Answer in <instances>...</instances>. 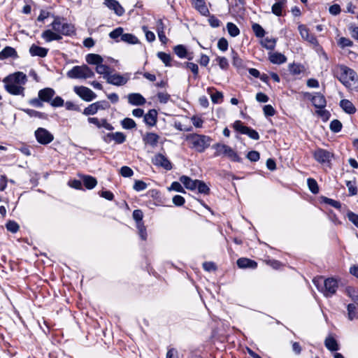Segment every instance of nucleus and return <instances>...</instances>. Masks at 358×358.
<instances>
[{"instance_id": "f257e3e1", "label": "nucleus", "mask_w": 358, "mask_h": 358, "mask_svg": "<svg viewBox=\"0 0 358 358\" xmlns=\"http://www.w3.org/2000/svg\"><path fill=\"white\" fill-rule=\"evenodd\" d=\"M51 29L44 31L41 37L48 43L52 41H60L62 36H71L75 32V27L72 24L64 22V19L54 17V20L50 24Z\"/></svg>"}, {"instance_id": "f03ea898", "label": "nucleus", "mask_w": 358, "mask_h": 358, "mask_svg": "<svg viewBox=\"0 0 358 358\" xmlns=\"http://www.w3.org/2000/svg\"><path fill=\"white\" fill-rule=\"evenodd\" d=\"M338 80L350 90H358V78L356 72L346 66L338 67Z\"/></svg>"}, {"instance_id": "7ed1b4c3", "label": "nucleus", "mask_w": 358, "mask_h": 358, "mask_svg": "<svg viewBox=\"0 0 358 358\" xmlns=\"http://www.w3.org/2000/svg\"><path fill=\"white\" fill-rule=\"evenodd\" d=\"M187 141L190 144V148L199 152H203L210 146L211 138L205 135L192 134L187 136Z\"/></svg>"}, {"instance_id": "20e7f679", "label": "nucleus", "mask_w": 358, "mask_h": 358, "mask_svg": "<svg viewBox=\"0 0 358 358\" xmlns=\"http://www.w3.org/2000/svg\"><path fill=\"white\" fill-rule=\"evenodd\" d=\"M71 79H87L94 77V72L86 64L75 66L66 73Z\"/></svg>"}, {"instance_id": "39448f33", "label": "nucleus", "mask_w": 358, "mask_h": 358, "mask_svg": "<svg viewBox=\"0 0 358 358\" xmlns=\"http://www.w3.org/2000/svg\"><path fill=\"white\" fill-rule=\"evenodd\" d=\"M215 150L214 157L225 156L234 162H240L241 158L231 147L222 143H216L213 145Z\"/></svg>"}, {"instance_id": "423d86ee", "label": "nucleus", "mask_w": 358, "mask_h": 358, "mask_svg": "<svg viewBox=\"0 0 358 358\" xmlns=\"http://www.w3.org/2000/svg\"><path fill=\"white\" fill-rule=\"evenodd\" d=\"M338 287L337 280L329 278L324 280V287L322 288L321 292L326 297H331L336 294Z\"/></svg>"}, {"instance_id": "0eeeda50", "label": "nucleus", "mask_w": 358, "mask_h": 358, "mask_svg": "<svg viewBox=\"0 0 358 358\" xmlns=\"http://www.w3.org/2000/svg\"><path fill=\"white\" fill-rule=\"evenodd\" d=\"M130 78L129 73L120 75L119 73L110 74V76H105V79L108 84L122 86L125 85Z\"/></svg>"}, {"instance_id": "6e6552de", "label": "nucleus", "mask_w": 358, "mask_h": 358, "mask_svg": "<svg viewBox=\"0 0 358 358\" xmlns=\"http://www.w3.org/2000/svg\"><path fill=\"white\" fill-rule=\"evenodd\" d=\"M74 92L85 101H91L96 97V94L90 88L84 86H75Z\"/></svg>"}, {"instance_id": "1a4fd4ad", "label": "nucleus", "mask_w": 358, "mask_h": 358, "mask_svg": "<svg viewBox=\"0 0 358 358\" xmlns=\"http://www.w3.org/2000/svg\"><path fill=\"white\" fill-rule=\"evenodd\" d=\"M35 136L37 141L42 145H47L54 139V136L50 132L41 127L36 130Z\"/></svg>"}, {"instance_id": "9d476101", "label": "nucleus", "mask_w": 358, "mask_h": 358, "mask_svg": "<svg viewBox=\"0 0 358 358\" xmlns=\"http://www.w3.org/2000/svg\"><path fill=\"white\" fill-rule=\"evenodd\" d=\"M3 82L5 84L6 90L10 94L13 95H22L24 96V87L20 85V84L15 83L10 81H6L3 80Z\"/></svg>"}, {"instance_id": "9b49d317", "label": "nucleus", "mask_w": 358, "mask_h": 358, "mask_svg": "<svg viewBox=\"0 0 358 358\" xmlns=\"http://www.w3.org/2000/svg\"><path fill=\"white\" fill-rule=\"evenodd\" d=\"M332 157V153L322 148L317 149L314 152L315 160L322 164L329 162Z\"/></svg>"}, {"instance_id": "f8f14e48", "label": "nucleus", "mask_w": 358, "mask_h": 358, "mask_svg": "<svg viewBox=\"0 0 358 358\" xmlns=\"http://www.w3.org/2000/svg\"><path fill=\"white\" fill-rule=\"evenodd\" d=\"M152 163L157 166H161L166 170H171L172 165L170 161L162 154L156 155L152 160Z\"/></svg>"}, {"instance_id": "ddd939ff", "label": "nucleus", "mask_w": 358, "mask_h": 358, "mask_svg": "<svg viewBox=\"0 0 358 358\" xmlns=\"http://www.w3.org/2000/svg\"><path fill=\"white\" fill-rule=\"evenodd\" d=\"M3 80L13 82L15 83L20 84L21 86H23L27 82V77L23 72L18 71L8 76Z\"/></svg>"}, {"instance_id": "4468645a", "label": "nucleus", "mask_w": 358, "mask_h": 358, "mask_svg": "<svg viewBox=\"0 0 358 358\" xmlns=\"http://www.w3.org/2000/svg\"><path fill=\"white\" fill-rule=\"evenodd\" d=\"M128 102L133 106H143L145 103V99L139 93H131L127 96Z\"/></svg>"}, {"instance_id": "2eb2a0df", "label": "nucleus", "mask_w": 358, "mask_h": 358, "mask_svg": "<svg viewBox=\"0 0 358 358\" xmlns=\"http://www.w3.org/2000/svg\"><path fill=\"white\" fill-rule=\"evenodd\" d=\"M55 92L53 89L46 87L39 90L38 96L43 101V102L50 103L53 98Z\"/></svg>"}, {"instance_id": "dca6fc26", "label": "nucleus", "mask_w": 358, "mask_h": 358, "mask_svg": "<svg viewBox=\"0 0 358 358\" xmlns=\"http://www.w3.org/2000/svg\"><path fill=\"white\" fill-rule=\"evenodd\" d=\"M299 31L301 37L303 39L306 40L313 45L317 44V40L316 39V38L313 34H309L308 29L304 25H299Z\"/></svg>"}, {"instance_id": "f3484780", "label": "nucleus", "mask_w": 358, "mask_h": 358, "mask_svg": "<svg viewBox=\"0 0 358 358\" xmlns=\"http://www.w3.org/2000/svg\"><path fill=\"white\" fill-rule=\"evenodd\" d=\"M115 141L116 143H123L126 140V136L122 132L109 133L104 137V141L109 143Z\"/></svg>"}, {"instance_id": "a211bd4d", "label": "nucleus", "mask_w": 358, "mask_h": 358, "mask_svg": "<svg viewBox=\"0 0 358 358\" xmlns=\"http://www.w3.org/2000/svg\"><path fill=\"white\" fill-rule=\"evenodd\" d=\"M159 140V136L153 132L146 133L143 137V141L145 144L149 145L152 147H156Z\"/></svg>"}, {"instance_id": "6ab92c4d", "label": "nucleus", "mask_w": 358, "mask_h": 358, "mask_svg": "<svg viewBox=\"0 0 358 358\" xmlns=\"http://www.w3.org/2000/svg\"><path fill=\"white\" fill-rule=\"evenodd\" d=\"M157 120V112L155 109H151L144 115V122L149 126H155Z\"/></svg>"}, {"instance_id": "aec40b11", "label": "nucleus", "mask_w": 358, "mask_h": 358, "mask_svg": "<svg viewBox=\"0 0 358 358\" xmlns=\"http://www.w3.org/2000/svg\"><path fill=\"white\" fill-rule=\"evenodd\" d=\"M48 50L47 48L38 46L35 44L31 45L29 48V53L31 56H38L40 57H45L48 54Z\"/></svg>"}, {"instance_id": "412c9836", "label": "nucleus", "mask_w": 358, "mask_h": 358, "mask_svg": "<svg viewBox=\"0 0 358 358\" xmlns=\"http://www.w3.org/2000/svg\"><path fill=\"white\" fill-rule=\"evenodd\" d=\"M198 180H192L187 176H182L180 178V182L184 185L185 188L190 190L196 189Z\"/></svg>"}, {"instance_id": "4be33fe9", "label": "nucleus", "mask_w": 358, "mask_h": 358, "mask_svg": "<svg viewBox=\"0 0 358 358\" xmlns=\"http://www.w3.org/2000/svg\"><path fill=\"white\" fill-rule=\"evenodd\" d=\"M106 5L110 10H114L115 13L118 16H122L124 13V9L116 0H110L108 3H106Z\"/></svg>"}, {"instance_id": "5701e85b", "label": "nucleus", "mask_w": 358, "mask_h": 358, "mask_svg": "<svg viewBox=\"0 0 358 358\" xmlns=\"http://www.w3.org/2000/svg\"><path fill=\"white\" fill-rule=\"evenodd\" d=\"M312 103L315 107L322 109L326 106V99L320 93H316L311 99Z\"/></svg>"}, {"instance_id": "b1692460", "label": "nucleus", "mask_w": 358, "mask_h": 358, "mask_svg": "<svg viewBox=\"0 0 358 358\" xmlns=\"http://www.w3.org/2000/svg\"><path fill=\"white\" fill-rule=\"evenodd\" d=\"M237 265L239 268H255L257 266V264L256 262L248 259V258H240L237 260Z\"/></svg>"}, {"instance_id": "393cba45", "label": "nucleus", "mask_w": 358, "mask_h": 358, "mask_svg": "<svg viewBox=\"0 0 358 358\" xmlns=\"http://www.w3.org/2000/svg\"><path fill=\"white\" fill-rule=\"evenodd\" d=\"M17 53L16 50L10 46H7L0 52V59L3 60L8 57L17 58Z\"/></svg>"}, {"instance_id": "a878e982", "label": "nucleus", "mask_w": 358, "mask_h": 358, "mask_svg": "<svg viewBox=\"0 0 358 358\" xmlns=\"http://www.w3.org/2000/svg\"><path fill=\"white\" fill-rule=\"evenodd\" d=\"M269 60L273 64H281L287 61V58L281 53L273 52L269 54Z\"/></svg>"}, {"instance_id": "bb28decb", "label": "nucleus", "mask_w": 358, "mask_h": 358, "mask_svg": "<svg viewBox=\"0 0 358 358\" xmlns=\"http://www.w3.org/2000/svg\"><path fill=\"white\" fill-rule=\"evenodd\" d=\"M340 106L348 114H353L356 112V108L352 103L348 99H342L340 101Z\"/></svg>"}, {"instance_id": "cd10ccee", "label": "nucleus", "mask_w": 358, "mask_h": 358, "mask_svg": "<svg viewBox=\"0 0 358 358\" xmlns=\"http://www.w3.org/2000/svg\"><path fill=\"white\" fill-rule=\"evenodd\" d=\"M81 178L83 180V184L88 189H93L97 184L96 179L92 176H83Z\"/></svg>"}, {"instance_id": "c85d7f7f", "label": "nucleus", "mask_w": 358, "mask_h": 358, "mask_svg": "<svg viewBox=\"0 0 358 358\" xmlns=\"http://www.w3.org/2000/svg\"><path fill=\"white\" fill-rule=\"evenodd\" d=\"M345 293L351 299L355 305L358 306V289L353 287H347Z\"/></svg>"}, {"instance_id": "c756f323", "label": "nucleus", "mask_w": 358, "mask_h": 358, "mask_svg": "<svg viewBox=\"0 0 358 358\" xmlns=\"http://www.w3.org/2000/svg\"><path fill=\"white\" fill-rule=\"evenodd\" d=\"M85 59H86V62L89 64H92V65H96V66L99 65L100 63H102L103 61L101 56H100L99 55L93 54V53L87 55Z\"/></svg>"}, {"instance_id": "7c9ffc66", "label": "nucleus", "mask_w": 358, "mask_h": 358, "mask_svg": "<svg viewBox=\"0 0 358 358\" xmlns=\"http://www.w3.org/2000/svg\"><path fill=\"white\" fill-rule=\"evenodd\" d=\"M356 306L355 303H349L347 306L348 318L350 321L358 319V311Z\"/></svg>"}, {"instance_id": "2f4dec72", "label": "nucleus", "mask_w": 358, "mask_h": 358, "mask_svg": "<svg viewBox=\"0 0 358 358\" xmlns=\"http://www.w3.org/2000/svg\"><path fill=\"white\" fill-rule=\"evenodd\" d=\"M194 3L195 8L199 11V13L203 15H207L209 13V10L206 6L205 1L203 0H195L193 1Z\"/></svg>"}, {"instance_id": "473e14b6", "label": "nucleus", "mask_w": 358, "mask_h": 358, "mask_svg": "<svg viewBox=\"0 0 358 358\" xmlns=\"http://www.w3.org/2000/svg\"><path fill=\"white\" fill-rule=\"evenodd\" d=\"M324 345L330 351H337L338 350V343L333 337H327L324 341Z\"/></svg>"}, {"instance_id": "72a5a7b5", "label": "nucleus", "mask_w": 358, "mask_h": 358, "mask_svg": "<svg viewBox=\"0 0 358 358\" xmlns=\"http://www.w3.org/2000/svg\"><path fill=\"white\" fill-rule=\"evenodd\" d=\"M96 71L97 73L103 75L104 79L105 76H110V67L107 65L103 64L102 63H100L96 66Z\"/></svg>"}, {"instance_id": "f704fd0d", "label": "nucleus", "mask_w": 358, "mask_h": 358, "mask_svg": "<svg viewBox=\"0 0 358 358\" xmlns=\"http://www.w3.org/2000/svg\"><path fill=\"white\" fill-rule=\"evenodd\" d=\"M120 41L127 43L129 44H137L138 43V39L134 35L131 34H123Z\"/></svg>"}, {"instance_id": "c9c22d12", "label": "nucleus", "mask_w": 358, "mask_h": 358, "mask_svg": "<svg viewBox=\"0 0 358 358\" xmlns=\"http://www.w3.org/2000/svg\"><path fill=\"white\" fill-rule=\"evenodd\" d=\"M227 29L229 32V34L232 37H236L240 34L239 29L233 22H228L227 24Z\"/></svg>"}, {"instance_id": "e433bc0d", "label": "nucleus", "mask_w": 358, "mask_h": 358, "mask_svg": "<svg viewBox=\"0 0 358 358\" xmlns=\"http://www.w3.org/2000/svg\"><path fill=\"white\" fill-rule=\"evenodd\" d=\"M173 51L180 58L187 57V50L183 45H178L174 47Z\"/></svg>"}, {"instance_id": "4c0bfd02", "label": "nucleus", "mask_w": 358, "mask_h": 358, "mask_svg": "<svg viewBox=\"0 0 358 358\" xmlns=\"http://www.w3.org/2000/svg\"><path fill=\"white\" fill-rule=\"evenodd\" d=\"M284 1H285V0H282V1L276 2V3H275L272 6V8L271 9H272V13L273 14H275L277 16L282 15V7H283V5H284Z\"/></svg>"}, {"instance_id": "58836bf2", "label": "nucleus", "mask_w": 358, "mask_h": 358, "mask_svg": "<svg viewBox=\"0 0 358 358\" xmlns=\"http://www.w3.org/2000/svg\"><path fill=\"white\" fill-rule=\"evenodd\" d=\"M122 127L125 129H131L136 127V124L131 118L126 117L121 122Z\"/></svg>"}, {"instance_id": "ea45409f", "label": "nucleus", "mask_w": 358, "mask_h": 358, "mask_svg": "<svg viewBox=\"0 0 358 358\" xmlns=\"http://www.w3.org/2000/svg\"><path fill=\"white\" fill-rule=\"evenodd\" d=\"M124 29L122 27H117L109 33L110 38L115 40L117 42L119 41L118 38H122L123 35Z\"/></svg>"}, {"instance_id": "a19ab883", "label": "nucleus", "mask_w": 358, "mask_h": 358, "mask_svg": "<svg viewBox=\"0 0 358 358\" xmlns=\"http://www.w3.org/2000/svg\"><path fill=\"white\" fill-rule=\"evenodd\" d=\"M252 29L257 37L262 38L264 36L265 31L260 24L254 23L252 26Z\"/></svg>"}, {"instance_id": "79ce46f5", "label": "nucleus", "mask_w": 358, "mask_h": 358, "mask_svg": "<svg viewBox=\"0 0 358 358\" xmlns=\"http://www.w3.org/2000/svg\"><path fill=\"white\" fill-rule=\"evenodd\" d=\"M196 188L199 193L204 194H208L210 193V188L203 181L199 180Z\"/></svg>"}, {"instance_id": "37998d69", "label": "nucleus", "mask_w": 358, "mask_h": 358, "mask_svg": "<svg viewBox=\"0 0 358 358\" xmlns=\"http://www.w3.org/2000/svg\"><path fill=\"white\" fill-rule=\"evenodd\" d=\"M308 185L310 192L313 194H317L319 192V187L316 180L313 178H308L307 180Z\"/></svg>"}, {"instance_id": "c03bdc74", "label": "nucleus", "mask_w": 358, "mask_h": 358, "mask_svg": "<svg viewBox=\"0 0 358 358\" xmlns=\"http://www.w3.org/2000/svg\"><path fill=\"white\" fill-rule=\"evenodd\" d=\"M157 57L163 62L166 66H171V55L163 52H159Z\"/></svg>"}, {"instance_id": "a18cd8bd", "label": "nucleus", "mask_w": 358, "mask_h": 358, "mask_svg": "<svg viewBox=\"0 0 358 358\" xmlns=\"http://www.w3.org/2000/svg\"><path fill=\"white\" fill-rule=\"evenodd\" d=\"M97 110H96V106L95 105L94 103L89 105L87 107H86L83 113L85 115H94L97 113Z\"/></svg>"}, {"instance_id": "49530a36", "label": "nucleus", "mask_w": 358, "mask_h": 358, "mask_svg": "<svg viewBox=\"0 0 358 358\" xmlns=\"http://www.w3.org/2000/svg\"><path fill=\"white\" fill-rule=\"evenodd\" d=\"M276 41L273 38H266L262 43L267 50H273L275 46Z\"/></svg>"}, {"instance_id": "de8ad7c7", "label": "nucleus", "mask_w": 358, "mask_h": 358, "mask_svg": "<svg viewBox=\"0 0 358 358\" xmlns=\"http://www.w3.org/2000/svg\"><path fill=\"white\" fill-rule=\"evenodd\" d=\"M342 129V124L338 120H334L330 123V129L334 132H338Z\"/></svg>"}, {"instance_id": "09e8293b", "label": "nucleus", "mask_w": 358, "mask_h": 358, "mask_svg": "<svg viewBox=\"0 0 358 358\" xmlns=\"http://www.w3.org/2000/svg\"><path fill=\"white\" fill-rule=\"evenodd\" d=\"M6 229L12 233H16L19 230V225L15 221L10 220L6 224Z\"/></svg>"}, {"instance_id": "8fccbe9b", "label": "nucleus", "mask_w": 358, "mask_h": 358, "mask_svg": "<svg viewBox=\"0 0 358 358\" xmlns=\"http://www.w3.org/2000/svg\"><path fill=\"white\" fill-rule=\"evenodd\" d=\"M338 43L342 48H344L345 47H351L353 44L351 40L345 37L340 38Z\"/></svg>"}, {"instance_id": "3c124183", "label": "nucleus", "mask_w": 358, "mask_h": 358, "mask_svg": "<svg viewBox=\"0 0 358 358\" xmlns=\"http://www.w3.org/2000/svg\"><path fill=\"white\" fill-rule=\"evenodd\" d=\"M234 128L241 134H244L245 131H246L248 127L244 126L241 121L236 120L234 124Z\"/></svg>"}, {"instance_id": "603ef678", "label": "nucleus", "mask_w": 358, "mask_h": 358, "mask_svg": "<svg viewBox=\"0 0 358 358\" xmlns=\"http://www.w3.org/2000/svg\"><path fill=\"white\" fill-rule=\"evenodd\" d=\"M244 134L248 135L250 138H251L253 140H259V135L255 130L248 127L246 131H245Z\"/></svg>"}, {"instance_id": "864d4df0", "label": "nucleus", "mask_w": 358, "mask_h": 358, "mask_svg": "<svg viewBox=\"0 0 358 358\" xmlns=\"http://www.w3.org/2000/svg\"><path fill=\"white\" fill-rule=\"evenodd\" d=\"M97 111L100 110H106L110 108V104L107 101L103 100V101H99L96 102H94Z\"/></svg>"}, {"instance_id": "5fc2aeb1", "label": "nucleus", "mask_w": 358, "mask_h": 358, "mask_svg": "<svg viewBox=\"0 0 358 358\" xmlns=\"http://www.w3.org/2000/svg\"><path fill=\"white\" fill-rule=\"evenodd\" d=\"M228 41L226 38H221L219 39L218 42H217V48L221 50V51H226L227 49H228Z\"/></svg>"}, {"instance_id": "6e6d98bb", "label": "nucleus", "mask_w": 358, "mask_h": 358, "mask_svg": "<svg viewBox=\"0 0 358 358\" xmlns=\"http://www.w3.org/2000/svg\"><path fill=\"white\" fill-rule=\"evenodd\" d=\"M211 100L214 103H218L222 101L223 94L222 92L216 91L215 93L210 94Z\"/></svg>"}, {"instance_id": "4d7b16f0", "label": "nucleus", "mask_w": 358, "mask_h": 358, "mask_svg": "<svg viewBox=\"0 0 358 358\" xmlns=\"http://www.w3.org/2000/svg\"><path fill=\"white\" fill-rule=\"evenodd\" d=\"M120 174L123 177H127V178L131 177L133 176L134 171H132V169L130 167L124 166L121 168Z\"/></svg>"}, {"instance_id": "13d9d810", "label": "nucleus", "mask_w": 358, "mask_h": 358, "mask_svg": "<svg viewBox=\"0 0 358 358\" xmlns=\"http://www.w3.org/2000/svg\"><path fill=\"white\" fill-rule=\"evenodd\" d=\"M132 216L134 220L137 222V224L143 223L142 219L143 217V214L141 210H134Z\"/></svg>"}, {"instance_id": "bf43d9fd", "label": "nucleus", "mask_w": 358, "mask_h": 358, "mask_svg": "<svg viewBox=\"0 0 358 358\" xmlns=\"http://www.w3.org/2000/svg\"><path fill=\"white\" fill-rule=\"evenodd\" d=\"M233 64L236 67H240L243 65L242 59L238 57V55L235 51H232Z\"/></svg>"}, {"instance_id": "052dcab7", "label": "nucleus", "mask_w": 358, "mask_h": 358, "mask_svg": "<svg viewBox=\"0 0 358 358\" xmlns=\"http://www.w3.org/2000/svg\"><path fill=\"white\" fill-rule=\"evenodd\" d=\"M146 187L147 184L142 180H136L134 185V189L138 192L144 190Z\"/></svg>"}, {"instance_id": "680f3d73", "label": "nucleus", "mask_w": 358, "mask_h": 358, "mask_svg": "<svg viewBox=\"0 0 358 358\" xmlns=\"http://www.w3.org/2000/svg\"><path fill=\"white\" fill-rule=\"evenodd\" d=\"M346 186L350 195H355L357 194V189L355 182L347 181Z\"/></svg>"}, {"instance_id": "e2e57ef3", "label": "nucleus", "mask_w": 358, "mask_h": 358, "mask_svg": "<svg viewBox=\"0 0 358 358\" xmlns=\"http://www.w3.org/2000/svg\"><path fill=\"white\" fill-rule=\"evenodd\" d=\"M260 155L257 151H250L247 155V158L251 162H257L259 159Z\"/></svg>"}, {"instance_id": "0e129e2a", "label": "nucleus", "mask_w": 358, "mask_h": 358, "mask_svg": "<svg viewBox=\"0 0 358 358\" xmlns=\"http://www.w3.org/2000/svg\"><path fill=\"white\" fill-rule=\"evenodd\" d=\"M264 114L265 116H273L275 115V109L271 105H266L263 108Z\"/></svg>"}, {"instance_id": "69168bd1", "label": "nucleus", "mask_w": 358, "mask_h": 358, "mask_svg": "<svg viewBox=\"0 0 358 358\" xmlns=\"http://www.w3.org/2000/svg\"><path fill=\"white\" fill-rule=\"evenodd\" d=\"M216 61L217 62L218 65L222 69H226L229 66L227 58L224 57H217L216 58Z\"/></svg>"}, {"instance_id": "338daca9", "label": "nucleus", "mask_w": 358, "mask_h": 358, "mask_svg": "<svg viewBox=\"0 0 358 358\" xmlns=\"http://www.w3.org/2000/svg\"><path fill=\"white\" fill-rule=\"evenodd\" d=\"M137 228L138 229V234L143 240H146L147 234L146 229L143 223L137 224Z\"/></svg>"}, {"instance_id": "774afa93", "label": "nucleus", "mask_w": 358, "mask_h": 358, "mask_svg": "<svg viewBox=\"0 0 358 358\" xmlns=\"http://www.w3.org/2000/svg\"><path fill=\"white\" fill-rule=\"evenodd\" d=\"M347 217L358 228V215L350 211L347 213Z\"/></svg>"}]
</instances>
